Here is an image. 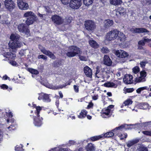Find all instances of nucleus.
Here are the masks:
<instances>
[{
  "instance_id": "obj_4",
  "label": "nucleus",
  "mask_w": 151,
  "mask_h": 151,
  "mask_svg": "<svg viewBox=\"0 0 151 151\" xmlns=\"http://www.w3.org/2000/svg\"><path fill=\"white\" fill-rule=\"evenodd\" d=\"M117 30L114 29L111 30L107 33L106 35V40L108 41L114 40L117 37Z\"/></svg>"
},
{
  "instance_id": "obj_16",
  "label": "nucleus",
  "mask_w": 151,
  "mask_h": 151,
  "mask_svg": "<svg viewBox=\"0 0 151 151\" xmlns=\"http://www.w3.org/2000/svg\"><path fill=\"white\" fill-rule=\"evenodd\" d=\"M37 20V17L36 15L33 17H31L27 18L25 22L27 25H29L32 24L35 22H36Z\"/></svg>"
},
{
  "instance_id": "obj_9",
  "label": "nucleus",
  "mask_w": 151,
  "mask_h": 151,
  "mask_svg": "<svg viewBox=\"0 0 151 151\" xmlns=\"http://www.w3.org/2000/svg\"><path fill=\"white\" fill-rule=\"evenodd\" d=\"M39 48L41 52L44 54L48 56L50 58L53 59H55L56 57L49 50H46L45 48L43 47L41 45H39Z\"/></svg>"
},
{
  "instance_id": "obj_14",
  "label": "nucleus",
  "mask_w": 151,
  "mask_h": 151,
  "mask_svg": "<svg viewBox=\"0 0 151 151\" xmlns=\"http://www.w3.org/2000/svg\"><path fill=\"white\" fill-rule=\"evenodd\" d=\"M116 55L120 58H125L128 56V54L126 52L120 50L116 51Z\"/></svg>"
},
{
  "instance_id": "obj_26",
  "label": "nucleus",
  "mask_w": 151,
  "mask_h": 151,
  "mask_svg": "<svg viewBox=\"0 0 151 151\" xmlns=\"http://www.w3.org/2000/svg\"><path fill=\"white\" fill-rule=\"evenodd\" d=\"M89 43L90 46L94 48H97L99 47V45L96 41L93 40H89Z\"/></svg>"
},
{
  "instance_id": "obj_51",
  "label": "nucleus",
  "mask_w": 151,
  "mask_h": 151,
  "mask_svg": "<svg viewBox=\"0 0 151 151\" xmlns=\"http://www.w3.org/2000/svg\"><path fill=\"white\" fill-rule=\"evenodd\" d=\"M124 91L127 93H131L134 91V89L133 88H126L124 90Z\"/></svg>"
},
{
  "instance_id": "obj_37",
  "label": "nucleus",
  "mask_w": 151,
  "mask_h": 151,
  "mask_svg": "<svg viewBox=\"0 0 151 151\" xmlns=\"http://www.w3.org/2000/svg\"><path fill=\"white\" fill-rule=\"evenodd\" d=\"M138 151H148L147 148L143 145L139 146L138 148Z\"/></svg>"
},
{
  "instance_id": "obj_10",
  "label": "nucleus",
  "mask_w": 151,
  "mask_h": 151,
  "mask_svg": "<svg viewBox=\"0 0 151 151\" xmlns=\"http://www.w3.org/2000/svg\"><path fill=\"white\" fill-rule=\"evenodd\" d=\"M17 4L19 8L21 10H27L29 8L28 4L24 2L23 0H17Z\"/></svg>"
},
{
  "instance_id": "obj_19",
  "label": "nucleus",
  "mask_w": 151,
  "mask_h": 151,
  "mask_svg": "<svg viewBox=\"0 0 151 151\" xmlns=\"http://www.w3.org/2000/svg\"><path fill=\"white\" fill-rule=\"evenodd\" d=\"M131 31L133 32L136 33L148 32H149L147 30L144 28H136L135 29L132 28L131 29Z\"/></svg>"
},
{
  "instance_id": "obj_29",
  "label": "nucleus",
  "mask_w": 151,
  "mask_h": 151,
  "mask_svg": "<svg viewBox=\"0 0 151 151\" xmlns=\"http://www.w3.org/2000/svg\"><path fill=\"white\" fill-rule=\"evenodd\" d=\"M114 135V133H105L101 134L103 137L102 139L104 138H108L113 137Z\"/></svg>"
},
{
  "instance_id": "obj_24",
  "label": "nucleus",
  "mask_w": 151,
  "mask_h": 151,
  "mask_svg": "<svg viewBox=\"0 0 151 151\" xmlns=\"http://www.w3.org/2000/svg\"><path fill=\"white\" fill-rule=\"evenodd\" d=\"M95 147L93 144L90 143L86 146V151H95Z\"/></svg>"
},
{
  "instance_id": "obj_15",
  "label": "nucleus",
  "mask_w": 151,
  "mask_h": 151,
  "mask_svg": "<svg viewBox=\"0 0 151 151\" xmlns=\"http://www.w3.org/2000/svg\"><path fill=\"white\" fill-rule=\"evenodd\" d=\"M132 76L129 74L126 75L123 78L124 82L127 84H130L132 83Z\"/></svg>"
},
{
  "instance_id": "obj_55",
  "label": "nucleus",
  "mask_w": 151,
  "mask_h": 151,
  "mask_svg": "<svg viewBox=\"0 0 151 151\" xmlns=\"http://www.w3.org/2000/svg\"><path fill=\"white\" fill-rule=\"evenodd\" d=\"M100 71V70H99V67H97L96 68V73L95 74L96 76L98 78H99V77L97 75L99 73Z\"/></svg>"
},
{
  "instance_id": "obj_62",
  "label": "nucleus",
  "mask_w": 151,
  "mask_h": 151,
  "mask_svg": "<svg viewBox=\"0 0 151 151\" xmlns=\"http://www.w3.org/2000/svg\"><path fill=\"white\" fill-rule=\"evenodd\" d=\"M69 143L70 145H74L75 143V142L73 141L72 140H70L69 141Z\"/></svg>"
},
{
  "instance_id": "obj_25",
  "label": "nucleus",
  "mask_w": 151,
  "mask_h": 151,
  "mask_svg": "<svg viewBox=\"0 0 151 151\" xmlns=\"http://www.w3.org/2000/svg\"><path fill=\"white\" fill-rule=\"evenodd\" d=\"M114 22L113 20L110 19H107L104 22V26L106 28H108L111 26L113 24Z\"/></svg>"
},
{
  "instance_id": "obj_30",
  "label": "nucleus",
  "mask_w": 151,
  "mask_h": 151,
  "mask_svg": "<svg viewBox=\"0 0 151 151\" xmlns=\"http://www.w3.org/2000/svg\"><path fill=\"white\" fill-rule=\"evenodd\" d=\"M122 2V0H110V3L115 5H119Z\"/></svg>"
},
{
  "instance_id": "obj_61",
  "label": "nucleus",
  "mask_w": 151,
  "mask_h": 151,
  "mask_svg": "<svg viewBox=\"0 0 151 151\" xmlns=\"http://www.w3.org/2000/svg\"><path fill=\"white\" fill-rule=\"evenodd\" d=\"M22 148L16 146L15 147V150L16 151H21L22 150Z\"/></svg>"
},
{
  "instance_id": "obj_6",
  "label": "nucleus",
  "mask_w": 151,
  "mask_h": 151,
  "mask_svg": "<svg viewBox=\"0 0 151 151\" xmlns=\"http://www.w3.org/2000/svg\"><path fill=\"white\" fill-rule=\"evenodd\" d=\"M4 4L6 8L9 11H12L15 7V3L12 0H5Z\"/></svg>"
},
{
  "instance_id": "obj_44",
  "label": "nucleus",
  "mask_w": 151,
  "mask_h": 151,
  "mask_svg": "<svg viewBox=\"0 0 151 151\" xmlns=\"http://www.w3.org/2000/svg\"><path fill=\"white\" fill-rule=\"evenodd\" d=\"M132 70L134 73L136 74L139 72V68L138 66H136L133 68Z\"/></svg>"
},
{
  "instance_id": "obj_60",
  "label": "nucleus",
  "mask_w": 151,
  "mask_h": 151,
  "mask_svg": "<svg viewBox=\"0 0 151 151\" xmlns=\"http://www.w3.org/2000/svg\"><path fill=\"white\" fill-rule=\"evenodd\" d=\"M1 88L2 89H6L8 88V87L5 84H3L1 86Z\"/></svg>"
},
{
  "instance_id": "obj_59",
  "label": "nucleus",
  "mask_w": 151,
  "mask_h": 151,
  "mask_svg": "<svg viewBox=\"0 0 151 151\" xmlns=\"http://www.w3.org/2000/svg\"><path fill=\"white\" fill-rule=\"evenodd\" d=\"M7 55L6 56V58H10L11 57L10 56L12 54V55H13V54L11 52H8L6 53Z\"/></svg>"
},
{
  "instance_id": "obj_28",
  "label": "nucleus",
  "mask_w": 151,
  "mask_h": 151,
  "mask_svg": "<svg viewBox=\"0 0 151 151\" xmlns=\"http://www.w3.org/2000/svg\"><path fill=\"white\" fill-rule=\"evenodd\" d=\"M139 141V139H133L131 141L128 142L127 144V146L129 147L132 146L133 145L137 143Z\"/></svg>"
},
{
  "instance_id": "obj_52",
  "label": "nucleus",
  "mask_w": 151,
  "mask_h": 151,
  "mask_svg": "<svg viewBox=\"0 0 151 151\" xmlns=\"http://www.w3.org/2000/svg\"><path fill=\"white\" fill-rule=\"evenodd\" d=\"M138 44L141 45V46H144L145 45V41H144L143 39H142V40L139 41L138 42Z\"/></svg>"
},
{
  "instance_id": "obj_42",
  "label": "nucleus",
  "mask_w": 151,
  "mask_h": 151,
  "mask_svg": "<svg viewBox=\"0 0 151 151\" xmlns=\"http://www.w3.org/2000/svg\"><path fill=\"white\" fill-rule=\"evenodd\" d=\"M132 102L131 100L127 99L124 102V104L125 106L129 105L132 104Z\"/></svg>"
},
{
  "instance_id": "obj_13",
  "label": "nucleus",
  "mask_w": 151,
  "mask_h": 151,
  "mask_svg": "<svg viewBox=\"0 0 151 151\" xmlns=\"http://www.w3.org/2000/svg\"><path fill=\"white\" fill-rule=\"evenodd\" d=\"M36 116L34 117V124L35 126H40L42 124L43 119L42 117H40L39 115Z\"/></svg>"
},
{
  "instance_id": "obj_23",
  "label": "nucleus",
  "mask_w": 151,
  "mask_h": 151,
  "mask_svg": "<svg viewBox=\"0 0 151 151\" xmlns=\"http://www.w3.org/2000/svg\"><path fill=\"white\" fill-rule=\"evenodd\" d=\"M102 138L103 137L101 135V134L99 135L91 137L89 138L87 140V142L90 141L94 142L102 139Z\"/></svg>"
},
{
  "instance_id": "obj_11",
  "label": "nucleus",
  "mask_w": 151,
  "mask_h": 151,
  "mask_svg": "<svg viewBox=\"0 0 151 151\" xmlns=\"http://www.w3.org/2000/svg\"><path fill=\"white\" fill-rule=\"evenodd\" d=\"M52 22L57 24H61L63 23V19L61 17L57 15L52 16L51 17Z\"/></svg>"
},
{
  "instance_id": "obj_54",
  "label": "nucleus",
  "mask_w": 151,
  "mask_h": 151,
  "mask_svg": "<svg viewBox=\"0 0 151 151\" xmlns=\"http://www.w3.org/2000/svg\"><path fill=\"white\" fill-rule=\"evenodd\" d=\"M10 63L13 66H16V65L17 64V63L15 61H14L13 60H12L10 61Z\"/></svg>"
},
{
  "instance_id": "obj_63",
  "label": "nucleus",
  "mask_w": 151,
  "mask_h": 151,
  "mask_svg": "<svg viewBox=\"0 0 151 151\" xmlns=\"http://www.w3.org/2000/svg\"><path fill=\"white\" fill-rule=\"evenodd\" d=\"M4 80H6L7 79H9V78L6 75H5L3 76L2 78Z\"/></svg>"
},
{
  "instance_id": "obj_34",
  "label": "nucleus",
  "mask_w": 151,
  "mask_h": 151,
  "mask_svg": "<svg viewBox=\"0 0 151 151\" xmlns=\"http://www.w3.org/2000/svg\"><path fill=\"white\" fill-rule=\"evenodd\" d=\"M28 71L32 74L37 75L39 74L38 71L35 69L32 68H28Z\"/></svg>"
},
{
  "instance_id": "obj_45",
  "label": "nucleus",
  "mask_w": 151,
  "mask_h": 151,
  "mask_svg": "<svg viewBox=\"0 0 151 151\" xmlns=\"http://www.w3.org/2000/svg\"><path fill=\"white\" fill-rule=\"evenodd\" d=\"M43 9L45 10L47 12V13H51V11L50 9V8L47 6H44L43 7Z\"/></svg>"
},
{
  "instance_id": "obj_53",
  "label": "nucleus",
  "mask_w": 151,
  "mask_h": 151,
  "mask_svg": "<svg viewBox=\"0 0 151 151\" xmlns=\"http://www.w3.org/2000/svg\"><path fill=\"white\" fill-rule=\"evenodd\" d=\"M78 56L79 57V58L81 60L83 61L86 60V59L85 56H81L80 55H79Z\"/></svg>"
},
{
  "instance_id": "obj_46",
  "label": "nucleus",
  "mask_w": 151,
  "mask_h": 151,
  "mask_svg": "<svg viewBox=\"0 0 151 151\" xmlns=\"http://www.w3.org/2000/svg\"><path fill=\"white\" fill-rule=\"evenodd\" d=\"M43 100L45 102H49L50 100L49 99L48 95L46 94H45Z\"/></svg>"
},
{
  "instance_id": "obj_1",
  "label": "nucleus",
  "mask_w": 151,
  "mask_h": 151,
  "mask_svg": "<svg viewBox=\"0 0 151 151\" xmlns=\"http://www.w3.org/2000/svg\"><path fill=\"white\" fill-rule=\"evenodd\" d=\"M20 36L17 34H13L10 36L11 40L9 42V47L13 50L20 47L22 45V42L18 41Z\"/></svg>"
},
{
  "instance_id": "obj_17",
  "label": "nucleus",
  "mask_w": 151,
  "mask_h": 151,
  "mask_svg": "<svg viewBox=\"0 0 151 151\" xmlns=\"http://www.w3.org/2000/svg\"><path fill=\"white\" fill-rule=\"evenodd\" d=\"M125 10L122 8H119L117 10L114 11V13L117 16L119 15H123L125 14Z\"/></svg>"
},
{
  "instance_id": "obj_43",
  "label": "nucleus",
  "mask_w": 151,
  "mask_h": 151,
  "mask_svg": "<svg viewBox=\"0 0 151 151\" xmlns=\"http://www.w3.org/2000/svg\"><path fill=\"white\" fill-rule=\"evenodd\" d=\"M147 87L145 86L141 88H139L137 89L136 90V92L137 93H140L142 91H143L145 89H147Z\"/></svg>"
},
{
  "instance_id": "obj_12",
  "label": "nucleus",
  "mask_w": 151,
  "mask_h": 151,
  "mask_svg": "<svg viewBox=\"0 0 151 151\" xmlns=\"http://www.w3.org/2000/svg\"><path fill=\"white\" fill-rule=\"evenodd\" d=\"M140 76L139 77L136 78L134 80L135 82L139 83L143 82L146 81L145 77L146 76V72L145 71H142L140 73Z\"/></svg>"
},
{
  "instance_id": "obj_5",
  "label": "nucleus",
  "mask_w": 151,
  "mask_h": 151,
  "mask_svg": "<svg viewBox=\"0 0 151 151\" xmlns=\"http://www.w3.org/2000/svg\"><path fill=\"white\" fill-rule=\"evenodd\" d=\"M18 29L20 32L24 33L27 35V37L30 35V31L27 27L24 24H19L18 26Z\"/></svg>"
},
{
  "instance_id": "obj_2",
  "label": "nucleus",
  "mask_w": 151,
  "mask_h": 151,
  "mask_svg": "<svg viewBox=\"0 0 151 151\" xmlns=\"http://www.w3.org/2000/svg\"><path fill=\"white\" fill-rule=\"evenodd\" d=\"M81 54L82 52L79 48L76 46L72 45L69 47L66 55L68 57L71 58Z\"/></svg>"
},
{
  "instance_id": "obj_40",
  "label": "nucleus",
  "mask_w": 151,
  "mask_h": 151,
  "mask_svg": "<svg viewBox=\"0 0 151 151\" xmlns=\"http://www.w3.org/2000/svg\"><path fill=\"white\" fill-rule=\"evenodd\" d=\"M142 127H145L151 125V121L141 123Z\"/></svg>"
},
{
  "instance_id": "obj_47",
  "label": "nucleus",
  "mask_w": 151,
  "mask_h": 151,
  "mask_svg": "<svg viewBox=\"0 0 151 151\" xmlns=\"http://www.w3.org/2000/svg\"><path fill=\"white\" fill-rule=\"evenodd\" d=\"M148 63V62L147 60H143L140 63V65H141V67H145V65Z\"/></svg>"
},
{
  "instance_id": "obj_50",
  "label": "nucleus",
  "mask_w": 151,
  "mask_h": 151,
  "mask_svg": "<svg viewBox=\"0 0 151 151\" xmlns=\"http://www.w3.org/2000/svg\"><path fill=\"white\" fill-rule=\"evenodd\" d=\"M132 126L134 127L135 129H138L140 127L142 126L141 123H137L134 124H132Z\"/></svg>"
},
{
  "instance_id": "obj_48",
  "label": "nucleus",
  "mask_w": 151,
  "mask_h": 151,
  "mask_svg": "<svg viewBox=\"0 0 151 151\" xmlns=\"http://www.w3.org/2000/svg\"><path fill=\"white\" fill-rule=\"evenodd\" d=\"M71 0H61L62 3L65 5H67L70 2Z\"/></svg>"
},
{
  "instance_id": "obj_35",
  "label": "nucleus",
  "mask_w": 151,
  "mask_h": 151,
  "mask_svg": "<svg viewBox=\"0 0 151 151\" xmlns=\"http://www.w3.org/2000/svg\"><path fill=\"white\" fill-rule=\"evenodd\" d=\"M115 86V83H113L108 82L104 84V86L107 87H112Z\"/></svg>"
},
{
  "instance_id": "obj_31",
  "label": "nucleus",
  "mask_w": 151,
  "mask_h": 151,
  "mask_svg": "<svg viewBox=\"0 0 151 151\" xmlns=\"http://www.w3.org/2000/svg\"><path fill=\"white\" fill-rule=\"evenodd\" d=\"M36 15L34 13L31 11L27 12L24 14V17H29Z\"/></svg>"
},
{
  "instance_id": "obj_18",
  "label": "nucleus",
  "mask_w": 151,
  "mask_h": 151,
  "mask_svg": "<svg viewBox=\"0 0 151 151\" xmlns=\"http://www.w3.org/2000/svg\"><path fill=\"white\" fill-rule=\"evenodd\" d=\"M83 70L85 75L88 77H92V70L88 66H86L83 68Z\"/></svg>"
},
{
  "instance_id": "obj_32",
  "label": "nucleus",
  "mask_w": 151,
  "mask_h": 151,
  "mask_svg": "<svg viewBox=\"0 0 151 151\" xmlns=\"http://www.w3.org/2000/svg\"><path fill=\"white\" fill-rule=\"evenodd\" d=\"M87 112L85 110L83 109L80 114V115L78 116L79 118H82L86 116L87 114Z\"/></svg>"
},
{
  "instance_id": "obj_64",
  "label": "nucleus",
  "mask_w": 151,
  "mask_h": 151,
  "mask_svg": "<svg viewBox=\"0 0 151 151\" xmlns=\"http://www.w3.org/2000/svg\"><path fill=\"white\" fill-rule=\"evenodd\" d=\"M58 151H68L66 148H61L59 149Z\"/></svg>"
},
{
  "instance_id": "obj_27",
  "label": "nucleus",
  "mask_w": 151,
  "mask_h": 151,
  "mask_svg": "<svg viewBox=\"0 0 151 151\" xmlns=\"http://www.w3.org/2000/svg\"><path fill=\"white\" fill-rule=\"evenodd\" d=\"M117 37H118V39L121 41H123L125 40L126 37L125 35L121 32L117 30Z\"/></svg>"
},
{
  "instance_id": "obj_21",
  "label": "nucleus",
  "mask_w": 151,
  "mask_h": 151,
  "mask_svg": "<svg viewBox=\"0 0 151 151\" xmlns=\"http://www.w3.org/2000/svg\"><path fill=\"white\" fill-rule=\"evenodd\" d=\"M138 106L139 109L144 110L149 109L151 107V106H150L148 104L146 103H141L138 104Z\"/></svg>"
},
{
  "instance_id": "obj_57",
  "label": "nucleus",
  "mask_w": 151,
  "mask_h": 151,
  "mask_svg": "<svg viewBox=\"0 0 151 151\" xmlns=\"http://www.w3.org/2000/svg\"><path fill=\"white\" fill-rule=\"evenodd\" d=\"M73 88L76 92H78L79 90L78 86L76 85H74L73 86Z\"/></svg>"
},
{
  "instance_id": "obj_22",
  "label": "nucleus",
  "mask_w": 151,
  "mask_h": 151,
  "mask_svg": "<svg viewBox=\"0 0 151 151\" xmlns=\"http://www.w3.org/2000/svg\"><path fill=\"white\" fill-rule=\"evenodd\" d=\"M110 109L109 108H105L102 111V116L104 118H107L111 116L110 114Z\"/></svg>"
},
{
  "instance_id": "obj_36",
  "label": "nucleus",
  "mask_w": 151,
  "mask_h": 151,
  "mask_svg": "<svg viewBox=\"0 0 151 151\" xmlns=\"http://www.w3.org/2000/svg\"><path fill=\"white\" fill-rule=\"evenodd\" d=\"M93 2V0H83V2L86 6H89Z\"/></svg>"
},
{
  "instance_id": "obj_3",
  "label": "nucleus",
  "mask_w": 151,
  "mask_h": 151,
  "mask_svg": "<svg viewBox=\"0 0 151 151\" xmlns=\"http://www.w3.org/2000/svg\"><path fill=\"white\" fill-rule=\"evenodd\" d=\"M135 129L134 127L132 126V124H124L120 126L116 127L115 129L111 130V132H121L123 129Z\"/></svg>"
},
{
  "instance_id": "obj_8",
  "label": "nucleus",
  "mask_w": 151,
  "mask_h": 151,
  "mask_svg": "<svg viewBox=\"0 0 151 151\" xmlns=\"http://www.w3.org/2000/svg\"><path fill=\"white\" fill-rule=\"evenodd\" d=\"M86 29L88 31H92L96 28V25L94 22L92 20L86 21L84 24Z\"/></svg>"
},
{
  "instance_id": "obj_33",
  "label": "nucleus",
  "mask_w": 151,
  "mask_h": 151,
  "mask_svg": "<svg viewBox=\"0 0 151 151\" xmlns=\"http://www.w3.org/2000/svg\"><path fill=\"white\" fill-rule=\"evenodd\" d=\"M72 20V18L71 17H67L63 19L64 22L65 24L70 23Z\"/></svg>"
},
{
  "instance_id": "obj_41",
  "label": "nucleus",
  "mask_w": 151,
  "mask_h": 151,
  "mask_svg": "<svg viewBox=\"0 0 151 151\" xmlns=\"http://www.w3.org/2000/svg\"><path fill=\"white\" fill-rule=\"evenodd\" d=\"M101 51L103 53H108L109 52V51L108 49L106 47H103L101 49Z\"/></svg>"
},
{
  "instance_id": "obj_7",
  "label": "nucleus",
  "mask_w": 151,
  "mask_h": 151,
  "mask_svg": "<svg viewBox=\"0 0 151 151\" xmlns=\"http://www.w3.org/2000/svg\"><path fill=\"white\" fill-rule=\"evenodd\" d=\"M81 4L82 2L81 0H71L69 6L73 9H77L80 7Z\"/></svg>"
},
{
  "instance_id": "obj_58",
  "label": "nucleus",
  "mask_w": 151,
  "mask_h": 151,
  "mask_svg": "<svg viewBox=\"0 0 151 151\" xmlns=\"http://www.w3.org/2000/svg\"><path fill=\"white\" fill-rule=\"evenodd\" d=\"M143 39L145 43L151 41V39L144 38Z\"/></svg>"
},
{
  "instance_id": "obj_49",
  "label": "nucleus",
  "mask_w": 151,
  "mask_h": 151,
  "mask_svg": "<svg viewBox=\"0 0 151 151\" xmlns=\"http://www.w3.org/2000/svg\"><path fill=\"white\" fill-rule=\"evenodd\" d=\"M44 95L45 94L43 93H41L39 94V96L38 98V99L39 100H41L42 99L43 100Z\"/></svg>"
},
{
  "instance_id": "obj_39",
  "label": "nucleus",
  "mask_w": 151,
  "mask_h": 151,
  "mask_svg": "<svg viewBox=\"0 0 151 151\" xmlns=\"http://www.w3.org/2000/svg\"><path fill=\"white\" fill-rule=\"evenodd\" d=\"M36 111L35 112L36 115H39V114L40 113V112L42 110V107L38 106H36Z\"/></svg>"
},
{
  "instance_id": "obj_20",
  "label": "nucleus",
  "mask_w": 151,
  "mask_h": 151,
  "mask_svg": "<svg viewBox=\"0 0 151 151\" xmlns=\"http://www.w3.org/2000/svg\"><path fill=\"white\" fill-rule=\"evenodd\" d=\"M103 59L104 63L105 65L108 66H110L111 65L112 62L108 56L105 55Z\"/></svg>"
},
{
  "instance_id": "obj_56",
  "label": "nucleus",
  "mask_w": 151,
  "mask_h": 151,
  "mask_svg": "<svg viewBox=\"0 0 151 151\" xmlns=\"http://www.w3.org/2000/svg\"><path fill=\"white\" fill-rule=\"evenodd\" d=\"M38 15L41 17V19H45V14H40V13H38Z\"/></svg>"
},
{
  "instance_id": "obj_38",
  "label": "nucleus",
  "mask_w": 151,
  "mask_h": 151,
  "mask_svg": "<svg viewBox=\"0 0 151 151\" xmlns=\"http://www.w3.org/2000/svg\"><path fill=\"white\" fill-rule=\"evenodd\" d=\"M67 85L66 84H65L63 85H60L58 86H53L51 87V88L53 89H57L59 88H62L63 87H65Z\"/></svg>"
}]
</instances>
